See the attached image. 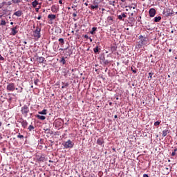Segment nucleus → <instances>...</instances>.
I'll return each instance as SVG.
<instances>
[{"instance_id": "nucleus-13", "label": "nucleus", "mask_w": 177, "mask_h": 177, "mask_svg": "<svg viewBox=\"0 0 177 177\" xmlns=\"http://www.w3.org/2000/svg\"><path fill=\"white\" fill-rule=\"evenodd\" d=\"M97 143L100 145L102 146L104 143V141L103 140V138H98L97 140Z\"/></svg>"}, {"instance_id": "nucleus-43", "label": "nucleus", "mask_w": 177, "mask_h": 177, "mask_svg": "<svg viewBox=\"0 0 177 177\" xmlns=\"http://www.w3.org/2000/svg\"><path fill=\"white\" fill-rule=\"evenodd\" d=\"M59 3H60V5H63V1L62 0H59Z\"/></svg>"}, {"instance_id": "nucleus-60", "label": "nucleus", "mask_w": 177, "mask_h": 177, "mask_svg": "<svg viewBox=\"0 0 177 177\" xmlns=\"http://www.w3.org/2000/svg\"><path fill=\"white\" fill-rule=\"evenodd\" d=\"M16 90H17V91H19V88H17Z\"/></svg>"}, {"instance_id": "nucleus-33", "label": "nucleus", "mask_w": 177, "mask_h": 177, "mask_svg": "<svg viewBox=\"0 0 177 177\" xmlns=\"http://www.w3.org/2000/svg\"><path fill=\"white\" fill-rule=\"evenodd\" d=\"M114 3H115V1H109V5H112L113 6H114Z\"/></svg>"}, {"instance_id": "nucleus-57", "label": "nucleus", "mask_w": 177, "mask_h": 177, "mask_svg": "<svg viewBox=\"0 0 177 177\" xmlns=\"http://www.w3.org/2000/svg\"><path fill=\"white\" fill-rule=\"evenodd\" d=\"M169 52H172V50L169 49Z\"/></svg>"}, {"instance_id": "nucleus-30", "label": "nucleus", "mask_w": 177, "mask_h": 177, "mask_svg": "<svg viewBox=\"0 0 177 177\" xmlns=\"http://www.w3.org/2000/svg\"><path fill=\"white\" fill-rule=\"evenodd\" d=\"M17 138H19V139H23V138H24V136L20 134V133H19V134L17 135Z\"/></svg>"}, {"instance_id": "nucleus-46", "label": "nucleus", "mask_w": 177, "mask_h": 177, "mask_svg": "<svg viewBox=\"0 0 177 177\" xmlns=\"http://www.w3.org/2000/svg\"><path fill=\"white\" fill-rule=\"evenodd\" d=\"M72 9H73V10H77V9L74 8V6H72Z\"/></svg>"}, {"instance_id": "nucleus-8", "label": "nucleus", "mask_w": 177, "mask_h": 177, "mask_svg": "<svg viewBox=\"0 0 177 177\" xmlns=\"http://www.w3.org/2000/svg\"><path fill=\"white\" fill-rule=\"evenodd\" d=\"M18 28H19V26H17L11 28V30H12L11 35H16V34H17V32H18V31L17 30Z\"/></svg>"}, {"instance_id": "nucleus-18", "label": "nucleus", "mask_w": 177, "mask_h": 177, "mask_svg": "<svg viewBox=\"0 0 177 177\" xmlns=\"http://www.w3.org/2000/svg\"><path fill=\"white\" fill-rule=\"evenodd\" d=\"M39 3H38V1L35 0L32 2V6L33 8H37V5H38Z\"/></svg>"}, {"instance_id": "nucleus-56", "label": "nucleus", "mask_w": 177, "mask_h": 177, "mask_svg": "<svg viewBox=\"0 0 177 177\" xmlns=\"http://www.w3.org/2000/svg\"><path fill=\"white\" fill-rule=\"evenodd\" d=\"M84 5H86V6H88V3H85Z\"/></svg>"}, {"instance_id": "nucleus-44", "label": "nucleus", "mask_w": 177, "mask_h": 177, "mask_svg": "<svg viewBox=\"0 0 177 177\" xmlns=\"http://www.w3.org/2000/svg\"><path fill=\"white\" fill-rule=\"evenodd\" d=\"M41 16L39 15V16L37 17V20H41Z\"/></svg>"}, {"instance_id": "nucleus-19", "label": "nucleus", "mask_w": 177, "mask_h": 177, "mask_svg": "<svg viewBox=\"0 0 177 177\" xmlns=\"http://www.w3.org/2000/svg\"><path fill=\"white\" fill-rule=\"evenodd\" d=\"M58 41H59V45H61V46H63V45H64V39H63V38H59V39H58Z\"/></svg>"}, {"instance_id": "nucleus-40", "label": "nucleus", "mask_w": 177, "mask_h": 177, "mask_svg": "<svg viewBox=\"0 0 177 177\" xmlns=\"http://www.w3.org/2000/svg\"><path fill=\"white\" fill-rule=\"evenodd\" d=\"M19 92L20 93L23 92V88L20 87L19 89Z\"/></svg>"}, {"instance_id": "nucleus-31", "label": "nucleus", "mask_w": 177, "mask_h": 177, "mask_svg": "<svg viewBox=\"0 0 177 177\" xmlns=\"http://www.w3.org/2000/svg\"><path fill=\"white\" fill-rule=\"evenodd\" d=\"M107 20L108 21H113V17L112 16L108 17Z\"/></svg>"}, {"instance_id": "nucleus-20", "label": "nucleus", "mask_w": 177, "mask_h": 177, "mask_svg": "<svg viewBox=\"0 0 177 177\" xmlns=\"http://www.w3.org/2000/svg\"><path fill=\"white\" fill-rule=\"evenodd\" d=\"M46 111L47 110L46 109H44L43 111H39V114H41V115H46Z\"/></svg>"}, {"instance_id": "nucleus-17", "label": "nucleus", "mask_w": 177, "mask_h": 177, "mask_svg": "<svg viewBox=\"0 0 177 177\" xmlns=\"http://www.w3.org/2000/svg\"><path fill=\"white\" fill-rule=\"evenodd\" d=\"M91 9H92V10H97V9H99V6L97 4L95 6L91 5Z\"/></svg>"}, {"instance_id": "nucleus-34", "label": "nucleus", "mask_w": 177, "mask_h": 177, "mask_svg": "<svg viewBox=\"0 0 177 177\" xmlns=\"http://www.w3.org/2000/svg\"><path fill=\"white\" fill-rule=\"evenodd\" d=\"M104 64H109V63H110V62H109V60H107V59H104Z\"/></svg>"}, {"instance_id": "nucleus-15", "label": "nucleus", "mask_w": 177, "mask_h": 177, "mask_svg": "<svg viewBox=\"0 0 177 177\" xmlns=\"http://www.w3.org/2000/svg\"><path fill=\"white\" fill-rule=\"evenodd\" d=\"M44 132L45 133H47V135H52V133H53V131L49 129H44Z\"/></svg>"}, {"instance_id": "nucleus-21", "label": "nucleus", "mask_w": 177, "mask_h": 177, "mask_svg": "<svg viewBox=\"0 0 177 177\" xmlns=\"http://www.w3.org/2000/svg\"><path fill=\"white\" fill-rule=\"evenodd\" d=\"M161 20V17H156L155 18H154V21H155V23H158V21H160Z\"/></svg>"}, {"instance_id": "nucleus-1", "label": "nucleus", "mask_w": 177, "mask_h": 177, "mask_svg": "<svg viewBox=\"0 0 177 177\" xmlns=\"http://www.w3.org/2000/svg\"><path fill=\"white\" fill-rule=\"evenodd\" d=\"M139 42L136 46V48L138 49L142 48V46H145V45H147L149 44V39L142 35L139 37Z\"/></svg>"}, {"instance_id": "nucleus-41", "label": "nucleus", "mask_w": 177, "mask_h": 177, "mask_svg": "<svg viewBox=\"0 0 177 177\" xmlns=\"http://www.w3.org/2000/svg\"><path fill=\"white\" fill-rule=\"evenodd\" d=\"M35 11L38 13L39 12V7L35 8Z\"/></svg>"}, {"instance_id": "nucleus-28", "label": "nucleus", "mask_w": 177, "mask_h": 177, "mask_svg": "<svg viewBox=\"0 0 177 177\" xmlns=\"http://www.w3.org/2000/svg\"><path fill=\"white\" fill-rule=\"evenodd\" d=\"M0 26H6V21L3 19H1V21L0 23Z\"/></svg>"}, {"instance_id": "nucleus-49", "label": "nucleus", "mask_w": 177, "mask_h": 177, "mask_svg": "<svg viewBox=\"0 0 177 177\" xmlns=\"http://www.w3.org/2000/svg\"><path fill=\"white\" fill-rule=\"evenodd\" d=\"M8 5H12V3L10 1H8Z\"/></svg>"}, {"instance_id": "nucleus-50", "label": "nucleus", "mask_w": 177, "mask_h": 177, "mask_svg": "<svg viewBox=\"0 0 177 177\" xmlns=\"http://www.w3.org/2000/svg\"><path fill=\"white\" fill-rule=\"evenodd\" d=\"M114 118H118L117 115H114Z\"/></svg>"}, {"instance_id": "nucleus-29", "label": "nucleus", "mask_w": 177, "mask_h": 177, "mask_svg": "<svg viewBox=\"0 0 177 177\" xmlns=\"http://www.w3.org/2000/svg\"><path fill=\"white\" fill-rule=\"evenodd\" d=\"M28 129L30 131H32V130L34 129V126H32V125L30 124V125L28 127Z\"/></svg>"}, {"instance_id": "nucleus-16", "label": "nucleus", "mask_w": 177, "mask_h": 177, "mask_svg": "<svg viewBox=\"0 0 177 177\" xmlns=\"http://www.w3.org/2000/svg\"><path fill=\"white\" fill-rule=\"evenodd\" d=\"M36 117L37 118H38V120H41V121H44V120H46V117L44 115H37Z\"/></svg>"}, {"instance_id": "nucleus-12", "label": "nucleus", "mask_w": 177, "mask_h": 177, "mask_svg": "<svg viewBox=\"0 0 177 177\" xmlns=\"http://www.w3.org/2000/svg\"><path fill=\"white\" fill-rule=\"evenodd\" d=\"M23 15V12L21 10H18L14 13V16H17V17H20Z\"/></svg>"}, {"instance_id": "nucleus-23", "label": "nucleus", "mask_w": 177, "mask_h": 177, "mask_svg": "<svg viewBox=\"0 0 177 177\" xmlns=\"http://www.w3.org/2000/svg\"><path fill=\"white\" fill-rule=\"evenodd\" d=\"M51 11L53 12V13H57V9L56 8V6H53L51 8Z\"/></svg>"}, {"instance_id": "nucleus-42", "label": "nucleus", "mask_w": 177, "mask_h": 177, "mask_svg": "<svg viewBox=\"0 0 177 177\" xmlns=\"http://www.w3.org/2000/svg\"><path fill=\"white\" fill-rule=\"evenodd\" d=\"M149 78H151H151H152L153 73H149Z\"/></svg>"}, {"instance_id": "nucleus-6", "label": "nucleus", "mask_w": 177, "mask_h": 177, "mask_svg": "<svg viewBox=\"0 0 177 177\" xmlns=\"http://www.w3.org/2000/svg\"><path fill=\"white\" fill-rule=\"evenodd\" d=\"M15 84L13 83H9L7 85V91H9L10 92H13L15 91Z\"/></svg>"}, {"instance_id": "nucleus-58", "label": "nucleus", "mask_w": 177, "mask_h": 177, "mask_svg": "<svg viewBox=\"0 0 177 177\" xmlns=\"http://www.w3.org/2000/svg\"><path fill=\"white\" fill-rule=\"evenodd\" d=\"M102 10L104 11V8H102Z\"/></svg>"}, {"instance_id": "nucleus-14", "label": "nucleus", "mask_w": 177, "mask_h": 177, "mask_svg": "<svg viewBox=\"0 0 177 177\" xmlns=\"http://www.w3.org/2000/svg\"><path fill=\"white\" fill-rule=\"evenodd\" d=\"M168 133H169V130H163L162 136H163V138H165V136H167Z\"/></svg>"}, {"instance_id": "nucleus-32", "label": "nucleus", "mask_w": 177, "mask_h": 177, "mask_svg": "<svg viewBox=\"0 0 177 177\" xmlns=\"http://www.w3.org/2000/svg\"><path fill=\"white\" fill-rule=\"evenodd\" d=\"M160 122H161L156 121V122L154 123L155 127H158V125H160Z\"/></svg>"}, {"instance_id": "nucleus-5", "label": "nucleus", "mask_w": 177, "mask_h": 177, "mask_svg": "<svg viewBox=\"0 0 177 177\" xmlns=\"http://www.w3.org/2000/svg\"><path fill=\"white\" fill-rule=\"evenodd\" d=\"M17 122H19V124H21V127L24 129L27 128V126L28 125V122H27V120H26L23 118L18 119Z\"/></svg>"}, {"instance_id": "nucleus-7", "label": "nucleus", "mask_w": 177, "mask_h": 177, "mask_svg": "<svg viewBox=\"0 0 177 177\" xmlns=\"http://www.w3.org/2000/svg\"><path fill=\"white\" fill-rule=\"evenodd\" d=\"M150 17H154L156 16V9L151 8L149 11Z\"/></svg>"}, {"instance_id": "nucleus-35", "label": "nucleus", "mask_w": 177, "mask_h": 177, "mask_svg": "<svg viewBox=\"0 0 177 177\" xmlns=\"http://www.w3.org/2000/svg\"><path fill=\"white\" fill-rule=\"evenodd\" d=\"M131 71H132L133 73H134V74H136L137 71H136V70H135V69H133V67H131Z\"/></svg>"}, {"instance_id": "nucleus-52", "label": "nucleus", "mask_w": 177, "mask_h": 177, "mask_svg": "<svg viewBox=\"0 0 177 177\" xmlns=\"http://www.w3.org/2000/svg\"><path fill=\"white\" fill-rule=\"evenodd\" d=\"M122 2H125L127 0H120Z\"/></svg>"}, {"instance_id": "nucleus-2", "label": "nucleus", "mask_w": 177, "mask_h": 177, "mask_svg": "<svg viewBox=\"0 0 177 177\" xmlns=\"http://www.w3.org/2000/svg\"><path fill=\"white\" fill-rule=\"evenodd\" d=\"M64 149H73L74 147V142L71 140H68L66 142L63 143Z\"/></svg>"}, {"instance_id": "nucleus-26", "label": "nucleus", "mask_w": 177, "mask_h": 177, "mask_svg": "<svg viewBox=\"0 0 177 177\" xmlns=\"http://www.w3.org/2000/svg\"><path fill=\"white\" fill-rule=\"evenodd\" d=\"M93 52L94 53H97V52H99V46H97L95 48H94Z\"/></svg>"}, {"instance_id": "nucleus-48", "label": "nucleus", "mask_w": 177, "mask_h": 177, "mask_svg": "<svg viewBox=\"0 0 177 177\" xmlns=\"http://www.w3.org/2000/svg\"><path fill=\"white\" fill-rule=\"evenodd\" d=\"M88 39H90V41L92 42V38L88 37Z\"/></svg>"}, {"instance_id": "nucleus-9", "label": "nucleus", "mask_w": 177, "mask_h": 177, "mask_svg": "<svg viewBox=\"0 0 177 177\" xmlns=\"http://www.w3.org/2000/svg\"><path fill=\"white\" fill-rule=\"evenodd\" d=\"M37 60L38 63H40V64L44 63V62H46V60H45V57H37Z\"/></svg>"}, {"instance_id": "nucleus-61", "label": "nucleus", "mask_w": 177, "mask_h": 177, "mask_svg": "<svg viewBox=\"0 0 177 177\" xmlns=\"http://www.w3.org/2000/svg\"><path fill=\"white\" fill-rule=\"evenodd\" d=\"M133 9H135V7H133Z\"/></svg>"}, {"instance_id": "nucleus-47", "label": "nucleus", "mask_w": 177, "mask_h": 177, "mask_svg": "<svg viewBox=\"0 0 177 177\" xmlns=\"http://www.w3.org/2000/svg\"><path fill=\"white\" fill-rule=\"evenodd\" d=\"M174 151V153H176V151H177V148H176Z\"/></svg>"}, {"instance_id": "nucleus-55", "label": "nucleus", "mask_w": 177, "mask_h": 177, "mask_svg": "<svg viewBox=\"0 0 177 177\" xmlns=\"http://www.w3.org/2000/svg\"><path fill=\"white\" fill-rule=\"evenodd\" d=\"M11 26H13V22H10Z\"/></svg>"}, {"instance_id": "nucleus-63", "label": "nucleus", "mask_w": 177, "mask_h": 177, "mask_svg": "<svg viewBox=\"0 0 177 177\" xmlns=\"http://www.w3.org/2000/svg\"><path fill=\"white\" fill-rule=\"evenodd\" d=\"M35 84H37V82H35Z\"/></svg>"}, {"instance_id": "nucleus-4", "label": "nucleus", "mask_w": 177, "mask_h": 177, "mask_svg": "<svg viewBox=\"0 0 177 177\" xmlns=\"http://www.w3.org/2000/svg\"><path fill=\"white\" fill-rule=\"evenodd\" d=\"M29 112L30 109L28 108V106H27V105H24V106L21 107V113L23 115H24L25 117H27Z\"/></svg>"}, {"instance_id": "nucleus-64", "label": "nucleus", "mask_w": 177, "mask_h": 177, "mask_svg": "<svg viewBox=\"0 0 177 177\" xmlns=\"http://www.w3.org/2000/svg\"><path fill=\"white\" fill-rule=\"evenodd\" d=\"M176 15H177V12H176Z\"/></svg>"}, {"instance_id": "nucleus-27", "label": "nucleus", "mask_w": 177, "mask_h": 177, "mask_svg": "<svg viewBox=\"0 0 177 177\" xmlns=\"http://www.w3.org/2000/svg\"><path fill=\"white\" fill-rule=\"evenodd\" d=\"M23 0H12V3H20Z\"/></svg>"}, {"instance_id": "nucleus-22", "label": "nucleus", "mask_w": 177, "mask_h": 177, "mask_svg": "<svg viewBox=\"0 0 177 177\" xmlns=\"http://www.w3.org/2000/svg\"><path fill=\"white\" fill-rule=\"evenodd\" d=\"M96 30H97V28L96 27L92 28V30L90 31V34H92V35L95 34V31H96Z\"/></svg>"}, {"instance_id": "nucleus-53", "label": "nucleus", "mask_w": 177, "mask_h": 177, "mask_svg": "<svg viewBox=\"0 0 177 177\" xmlns=\"http://www.w3.org/2000/svg\"><path fill=\"white\" fill-rule=\"evenodd\" d=\"M62 88L63 89V88H66V86H62Z\"/></svg>"}, {"instance_id": "nucleus-25", "label": "nucleus", "mask_w": 177, "mask_h": 177, "mask_svg": "<svg viewBox=\"0 0 177 177\" xmlns=\"http://www.w3.org/2000/svg\"><path fill=\"white\" fill-rule=\"evenodd\" d=\"M111 50L112 53H113V52H115V51L117 50V47L115 46H111Z\"/></svg>"}, {"instance_id": "nucleus-54", "label": "nucleus", "mask_w": 177, "mask_h": 177, "mask_svg": "<svg viewBox=\"0 0 177 177\" xmlns=\"http://www.w3.org/2000/svg\"><path fill=\"white\" fill-rule=\"evenodd\" d=\"M26 2H30V0H24Z\"/></svg>"}, {"instance_id": "nucleus-37", "label": "nucleus", "mask_w": 177, "mask_h": 177, "mask_svg": "<svg viewBox=\"0 0 177 177\" xmlns=\"http://www.w3.org/2000/svg\"><path fill=\"white\" fill-rule=\"evenodd\" d=\"M0 60H5V58H3V57H2L1 54H0Z\"/></svg>"}, {"instance_id": "nucleus-36", "label": "nucleus", "mask_w": 177, "mask_h": 177, "mask_svg": "<svg viewBox=\"0 0 177 177\" xmlns=\"http://www.w3.org/2000/svg\"><path fill=\"white\" fill-rule=\"evenodd\" d=\"M171 156L174 157V156H176V152L173 151L171 153Z\"/></svg>"}, {"instance_id": "nucleus-24", "label": "nucleus", "mask_w": 177, "mask_h": 177, "mask_svg": "<svg viewBox=\"0 0 177 177\" xmlns=\"http://www.w3.org/2000/svg\"><path fill=\"white\" fill-rule=\"evenodd\" d=\"M59 63H62V64H66V59H64V57H62L61 58V60L59 61Z\"/></svg>"}, {"instance_id": "nucleus-11", "label": "nucleus", "mask_w": 177, "mask_h": 177, "mask_svg": "<svg viewBox=\"0 0 177 177\" xmlns=\"http://www.w3.org/2000/svg\"><path fill=\"white\" fill-rule=\"evenodd\" d=\"M48 19H49L50 21H53V20H55L56 19V15L53 14L48 15Z\"/></svg>"}, {"instance_id": "nucleus-62", "label": "nucleus", "mask_w": 177, "mask_h": 177, "mask_svg": "<svg viewBox=\"0 0 177 177\" xmlns=\"http://www.w3.org/2000/svg\"><path fill=\"white\" fill-rule=\"evenodd\" d=\"M72 32H74V30H73Z\"/></svg>"}, {"instance_id": "nucleus-3", "label": "nucleus", "mask_w": 177, "mask_h": 177, "mask_svg": "<svg viewBox=\"0 0 177 177\" xmlns=\"http://www.w3.org/2000/svg\"><path fill=\"white\" fill-rule=\"evenodd\" d=\"M33 32L35 38H37V39L41 38V28H39V26L36 27V29Z\"/></svg>"}, {"instance_id": "nucleus-39", "label": "nucleus", "mask_w": 177, "mask_h": 177, "mask_svg": "<svg viewBox=\"0 0 177 177\" xmlns=\"http://www.w3.org/2000/svg\"><path fill=\"white\" fill-rule=\"evenodd\" d=\"M73 17H77V12H74V13L73 14Z\"/></svg>"}, {"instance_id": "nucleus-38", "label": "nucleus", "mask_w": 177, "mask_h": 177, "mask_svg": "<svg viewBox=\"0 0 177 177\" xmlns=\"http://www.w3.org/2000/svg\"><path fill=\"white\" fill-rule=\"evenodd\" d=\"M84 38H86V39H89V36H88L87 35H85Z\"/></svg>"}, {"instance_id": "nucleus-45", "label": "nucleus", "mask_w": 177, "mask_h": 177, "mask_svg": "<svg viewBox=\"0 0 177 177\" xmlns=\"http://www.w3.org/2000/svg\"><path fill=\"white\" fill-rule=\"evenodd\" d=\"M143 177H149V175H147V174H144V175H143Z\"/></svg>"}, {"instance_id": "nucleus-10", "label": "nucleus", "mask_w": 177, "mask_h": 177, "mask_svg": "<svg viewBox=\"0 0 177 177\" xmlns=\"http://www.w3.org/2000/svg\"><path fill=\"white\" fill-rule=\"evenodd\" d=\"M125 17H127V15L125 13H122L120 15H118V18L119 20H122V21H124L125 19Z\"/></svg>"}, {"instance_id": "nucleus-51", "label": "nucleus", "mask_w": 177, "mask_h": 177, "mask_svg": "<svg viewBox=\"0 0 177 177\" xmlns=\"http://www.w3.org/2000/svg\"><path fill=\"white\" fill-rule=\"evenodd\" d=\"M24 44H25V45H27V41H24Z\"/></svg>"}, {"instance_id": "nucleus-59", "label": "nucleus", "mask_w": 177, "mask_h": 177, "mask_svg": "<svg viewBox=\"0 0 177 177\" xmlns=\"http://www.w3.org/2000/svg\"><path fill=\"white\" fill-rule=\"evenodd\" d=\"M75 27H77V24H75Z\"/></svg>"}]
</instances>
